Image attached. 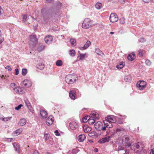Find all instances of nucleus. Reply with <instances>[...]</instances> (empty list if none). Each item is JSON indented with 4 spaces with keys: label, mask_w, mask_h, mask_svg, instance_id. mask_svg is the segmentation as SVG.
I'll return each mask as SVG.
<instances>
[{
    "label": "nucleus",
    "mask_w": 154,
    "mask_h": 154,
    "mask_svg": "<svg viewBox=\"0 0 154 154\" xmlns=\"http://www.w3.org/2000/svg\"><path fill=\"white\" fill-rule=\"evenodd\" d=\"M119 22L120 23L122 24H124L125 23V19L123 18H122L119 19Z\"/></svg>",
    "instance_id": "37998d69"
},
{
    "label": "nucleus",
    "mask_w": 154,
    "mask_h": 154,
    "mask_svg": "<svg viewBox=\"0 0 154 154\" xmlns=\"http://www.w3.org/2000/svg\"><path fill=\"white\" fill-rule=\"evenodd\" d=\"M139 39H140V41L142 42H143L145 41V39L143 38H141Z\"/></svg>",
    "instance_id": "864d4df0"
},
{
    "label": "nucleus",
    "mask_w": 154,
    "mask_h": 154,
    "mask_svg": "<svg viewBox=\"0 0 154 154\" xmlns=\"http://www.w3.org/2000/svg\"><path fill=\"white\" fill-rule=\"evenodd\" d=\"M96 133L95 131H92L89 133L88 135L90 137H92L96 136Z\"/></svg>",
    "instance_id": "e433bc0d"
},
{
    "label": "nucleus",
    "mask_w": 154,
    "mask_h": 154,
    "mask_svg": "<svg viewBox=\"0 0 154 154\" xmlns=\"http://www.w3.org/2000/svg\"><path fill=\"white\" fill-rule=\"evenodd\" d=\"M27 15L26 14H24L23 15V21L25 22L26 21L27 19Z\"/></svg>",
    "instance_id": "09e8293b"
},
{
    "label": "nucleus",
    "mask_w": 154,
    "mask_h": 154,
    "mask_svg": "<svg viewBox=\"0 0 154 154\" xmlns=\"http://www.w3.org/2000/svg\"><path fill=\"white\" fill-rule=\"evenodd\" d=\"M90 118V116H85L82 119V121L83 122L85 123L87 122H88V120H89Z\"/></svg>",
    "instance_id": "c85d7f7f"
},
{
    "label": "nucleus",
    "mask_w": 154,
    "mask_h": 154,
    "mask_svg": "<svg viewBox=\"0 0 154 154\" xmlns=\"http://www.w3.org/2000/svg\"><path fill=\"white\" fill-rule=\"evenodd\" d=\"M124 150V148L122 147L119 146L118 149V151H119L120 150Z\"/></svg>",
    "instance_id": "5fc2aeb1"
},
{
    "label": "nucleus",
    "mask_w": 154,
    "mask_h": 154,
    "mask_svg": "<svg viewBox=\"0 0 154 154\" xmlns=\"http://www.w3.org/2000/svg\"><path fill=\"white\" fill-rule=\"evenodd\" d=\"M144 52V51L143 50H140L139 51L138 55L140 57L142 56Z\"/></svg>",
    "instance_id": "a19ab883"
},
{
    "label": "nucleus",
    "mask_w": 154,
    "mask_h": 154,
    "mask_svg": "<svg viewBox=\"0 0 154 154\" xmlns=\"http://www.w3.org/2000/svg\"><path fill=\"white\" fill-rule=\"evenodd\" d=\"M49 136L48 134L46 133L44 134V138L45 139V141L49 139Z\"/></svg>",
    "instance_id": "79ce46f5"
},
{
    "label": "nucleus",
    "mask_w": 154,
    "mask_h": 154,
    "mask_svg": "<svg viewBox=\"0 0 154 154\" xmlns=\"http://www.w3.org/2000/svg\"><path fill=\"white\" fill-rule=\"evenodd\" d=\"M134 146H131V150H134Z\"/></svg>",
    "instance_id": "338daca9"
},
{
    "label": "nucleus",
    "mask_w": 154,
    "mask_h": 154,
    "mask_svg": "<svg viewBox=\"0 0 154 154\" xmlns=\"http://www.w3.org/2000/svg\"><path fill=\"white\" fill-rule=\"evenodd\" d=\"M13 146L15 148V150L16 151L19 152L20 151V145L16 143H14Z\"/></svg>",
    "instance_id": "6ab92c4d"
},
{
    "label": "nucleus",
    "mask_w": 154,
    "mask_h": 154,
    "mask_svg": "<svg viewBox=\"0 0 154 154\" xmlns=\"http://www.w3.org/2000/svg\"><path fill=\"white\" fill-rule=\"evenodd\" d=\"M95 52L99 55H101V54H103L102 51L99 48H96L95 50Z\"/></svg>",
    "instance_id": "7c9ffc66"
},
{
    "label": "nucleus",
    "mask_w": 154,
    "mask_h": 154,
    "mask_svg": "<svg viewBox=\"0 0 154 154\" xmlns=\"http://www.w3.org/2000/svg\"><path fill=\"white\" fill-rule=\"evenodd\" d=\"M27 71L26 69H22V75H25L27 73Z\"/></svg>",
    "instance_id": "4c0bfd02"
},
{
    "label": "nucleus",
    "mask_w": 154,
    "mask_h": 154,
    "mask_svg": "<svg viewBox=\"0 0 154 154\" xmlns=\"http://www.w3.org/2000/svg\"><path fill=\"white\" fill-rule=\"evenodd\" d=\"M25 103L27 106L28 109L32 112H33V110L32 109V106L31 105L30 103L29 102V101L28 100H26L25 101Z\"/></svg>",
    "instance_id": "a211bd4d"
},
{
    "label": "nucleus",
    "mask_w": 154,
    "mask_h": 154,
    "mask_svg": "<svg viewBox=\"0 0 154 154\" xmlns=\"http://www.w3.org/2000/svg\"><path fill=\"white\" fill-rule=\"evenodd\" d=\"M33 154H39L37 150H35L34 151Z\"/></svg>",
    "instance_id": "bf43d9fd"
},
{
    "label": "nucleus",
    "mask_w": 154,
    "mask_h": 154,
    "mask_svg": "<svg viewBox=\"0 0 154 154\" xmlns=\"http://www.w3.org/2000/svg\"><path fill=\"white\" fill-rule=\"evenodd\" d=\"M103 122L104 123V127H106V128H112L113 126L111 122H106L105 121H103Z\"/></svg>",
    "instance_id": "f3484780"
},
{
    "label": "nucleus",
    "mask_w": 154,
    "mask_h": 154,
    "mask_svg": "<svg viewBox=\"0 0 154 154\" xmlns=\"http://www.w3.org/2000/svg\"><path fill=\"white\" fill-rule=\"evenodd\" d=\"M3 41H2L0 40V49L2 47V42H3Z\"/></svg>",
    "instance_id": "052dcab7"
},
{
    "label": "nucleus",
    "mask_w": 154,
    "mask_h": 154,
    "mask_svg": "<svg viewBox=\"0 0 154 154\" xmlns=\"http://www.w3.org/2000/svg\"><path fill=\"white\" fill-rule=\"evenodd\" d=\"M76 92L74 90H71L69 92V97L71 99L73 100L75 99Z\"/></svg>",
    "instance_id": "f8f14e48"
},
{
    "label": "nucleus",
    "mask_w": 154,
    "mask_h": 154,
    "mask_svg": "<svg viewBox=\"0 0 154 154\" xmlns=\"http://www.w3.org/2000/svg\"><path fill=\"white\" fill-rule=\"evenodd\" d=\"M56 64L57 66H60L62 65L63 63L61 60H59L56 61Z\"/></svg>",
    "instance_id": "58836bf2"
},
{
    "label": "nucleus",
    "mask_w": 154,
    "mask_h": 154,
    "mask_svg": "<svg viewBox=\"0 0 154 154\" xmlns=\"http://www.w3.org/2000/svg\"><path fill=\"white\" fill-rule=\"evenodd\" d=\"M109 20L111 22H115L118 21V17L117 14L115 13H112L109 17Z\"/></svg>",
    "instance_id": "6e6552de"
},
{
    "label": "nucleus",
    "mask_w": 154,
    "mask_h": 154,
    "mask_svg": "<svg viewBox=\"0 0 154 154\" xmlns=\"http://www.w3.org/2000/svg\"><path fill=\"white\" fill-rule=\"evenodd\" d=\"M37 68L40 70L43 69L45 67V65L42 63H39L37 64Z\"/></svg>",
    "instance_id": "a878e982"
},
{
    "label": "nucleus",
    "mask_w": 154,
    "mask_h": 154,
    "mask_svg": "<svg viewBox=\"0 0 154 154\" xmlns=\"http://www.w3.org/2000/svg\"><path fill=\"white\" fill-rule=\"evenodd\" d=\"M5 68L7 69H8L9 71H11L12 70V69L11 67L9 66H8L5 67Z\"/></svg>",
    "instance_id": "8fccbe9b"
},
{
    "label": "nucleus",
    "mask_w": 154,
    "mask_h": 154,
    "mask_svg": "<svg viewBox=\"0 0 154 154\" xmlns=\"http://www.w3.org/2000/svg\"><path fill=\"white\" fill-rule=\"evenodd\" d=\"M135 56V53L132 52L128 54V59L129 61H132L134 60Z\"/></svg>",
    "instance_id": "aec40b11"
},
{
    "label": "nucleus",
    "mask_w": 154,
    "mask_h": 154,
    "mask_svg": "<svg viewBox=\"0 0 154 154\" xmlns=\"http://www.w3.org/2000/svg\"><path fill=\"white\" fill-rule=\"evenodd\" d=\"M91 44V42L89 41H87L85 45L84 46L85 48H88Z\"/></svg>",
    "instance_id": "ea45409f"
},
{
    "label": "nucleus",
    "mask_w": 154,
    "mask_h": 154,
    "mask_svg": "<svg viewBox=\"0 0 154 154\" xmlns=\"http://www.w3.org/2000/svg\"><path fill=\"white\" fill-rule=\"evenodd\" d=\"M11 118V117L4 118L2 120L3 121L6 122L10 120Z\"/></svg>",
    "instance_id": "49530a36"
},
{
    "label": "nucleus",
    "mask_w": 154,
    "mask_h": 154,
    "mask_svg": "<svg viewBox=\"0 0 154 154\" xmlns=\"http://www.w3.org/2000/svg\"><path fill=\"white\" fill-rule=\"evenodd\" d=\"M44 40L46 44H49L51 43L53 38L51 36L48 35L45 38Z\"/></svg>",
    "instance_id": "9b49d317"
},
{
    "label": "nucleus",
    "mask_w": 154,
    "mask_h": 154,
    "mask_svg": "<svg viewBox=\"0 0 154 154\" xmlns=\"http://www.w3.org/2000/svg\"><path fill=\"white\" fill-rule=\"evenodd\" d=\"M125 81L128 83H130L131 81V77L129 75L125 76L124 78Z\"/></svg>",
    "instance_id": "393cba45"
},
{
    "label": "nucleus",
    "mask_w": 154,
    "mask_h": 154,
    "mask_svg": "<svg viewBox=\"0 0 154 154\" xmlns=\"http://www.w3.org/2000/svg\"><path fill=\"white\" fill-rule=\"evenodd\" d=\"M125 63L123 62H122L119 65L116 66V67L119 69H121L123 67Z\"/></svg>",
    "instance_id": "bb28decb"
},
{
    "label": "nucleus",
    "mask_w": 154,
    "mask_h": 154,
    "mask_svg": "<svg viewBox=\"0 0 154 154\" xmlns=\"http://www.w3.org/2000/svg\"><path fill=\"white\" fill-rule=\"evenodd\" d=\"M126 0H119V1L122 3L124 2Z\"/></svg>",
    "instance_id": "774afa93"
},
{
    "label": "nucleus",
    "mask_w": 154,
    "mask_h": 154,
    "mask_svg": "<svg viewBox=\"0 0 154 154\" xmlns=\"http://www.w3.org/2000/svg\"><path fill=\"white\" fill-rule=\"evenodd\" d=\"M79 48L81 50H85V49H86V48H85V46H79Z\"/></svg>",
    "instance_id": "6e6d98bb"
},
{
    "label": "nucleus",
    "mask_w": 154,
    "mask_h": 154,
    "mask_svg": "<svg viewBox=\"0 0 154 154\" xmlns=\"http://www.w3.org/2000/svg\"><path fill=\"white\" fill-rule=\"evenodd\" d=\"M40 113L41 116L43 118L45 119L47 117L48 113L45 110L42 109L40 110Z\"/></svg>",
    "instance_id": "dca6fc26"
},
{
    "label": "nucleus",
    "mask_w": 154,
    "mask_h": 154,
    "mask_svg": "<svg viewBox=\"0 0 154 154\" xmlns=\"http://www.w3.org/2000/svg\"><path fill=\"white\" fill-rule=\"evenodd\" d=\"M135 147L137 149H139L140 150H137V152L135 154H143L142 153L143 146L141 142H137L135 145Z\"/></svg>",
    "instance_id": "0eeeda50"
},
{
    "label": "nucleus",
    "mask_w": 154,
    "mask_h": 154,
    "mask_svg": "<svg viewBox=\"0 0 154 154\" xmlns=\"http://www.w3.org/2000/svg\"><path fill=\"white\" fill-rule=\"evenodd\" d=\"M151 148H153L151 149V151L150 152V154H154V146H152Z\"/></svg>",
    "instance_id": "3c124183"
},
{
    "label": "nucleus",
    "mask_w": 154,
    "mask_h": 154,
    "mask_svg": "<svg viewBox=\"0 0 154 154\" xmlns=\"http://www.w3.org/2000/svg\"><path fill=\"white\" fill-rule=\"evenodd\" d=\"M102 6V4L99 2H97L95 5V8L97 9H100Z\"/></svg>",
    "instance_id": "473e14b6"
},
{
    "label": "nucleus",
    "mask_w": 154,
    "mask_h": 154,
    "mask_svg": "<svg viewBox=\"0 0 154 154\" xmlns=\"http://www.w3.org/2000/svg\"><path fill=\"white\" fill-rule=\"evenodd\" d=\"M77 79V77L75 74L68 75L65 78V81L69 84H73Z\"/></svg>",
    "instance_id": "f03ea898"
},
{
    "label": "nucleus",
    "mask_w": 154,
    "mask_h": 154,
    "mask_svg": "<svg viewBox=\"0 0 154 154\" xmlns=\"http://www.w3.org/2000/svg\"><path fill=\"white\" fill-rule=\"evenodd\" d=\"M3 11V10L1 8V7L0 6V15L2 13V12Z\"/></svg>",
    "instance_id": "13d9d810"
},
{
    "label": "nucleus",
    "mask_w": 154,
    "mask_h": 154,
    "mask_svg": "<svg viewBox=\"0 0 154 154\" xmlns=\"http://www.w3.org/2000/svg\"><path fill=\"white\" fill-rule=\"evenodd\" d=\"M129 138L127 135H125L122 137V143L124 146L130 147L131 145V142H128Z\"/></svg>",
    "instance_id": "20e7f679"
},
{
    "label": "nucleus",
    "mask_w": 154,
    "mask_h": 154,
    "mask_svg": "<svg viewBox=\"0 0 154 154\" xmlns=\"http://www.w3.org/2000/svg\"><path fill=\"white\" fill-rule=\"evenodd\" d=\"M145 3H148L149 2L150 0H142Z\"/></svg>",
    "instance_id": "e2e57ef3"
},
{
    "label": "nucleus",
    "mask_w": 154,
    "mask_h": 154,
    "mask_svg": "<svg viewBox=\"0 0 154 154\" xmlns=\"http://www.w3.org/2000/svg\"><path fill=\"white\" fill-rule=\"evenodd\" d=\"M69 55L72 56L74 57L75 56V52L74 50H72L69 51Z\"/></svg>",
    "instance_id": "72a5a7b5"
},
{
    "label": "nucleus",
    "mask_w": 154,
    "mask_h": 154,
    "mask_svg": "<svg viewBox=\"0 0 154 154\" xmlns=\"http://www.w3.org/2000/svg\"><path fill=\"white\" fill-rule=\"evenodd\" d=\"M102 123L98 121L94 124L95 128L97 130L104 131L106 130V127L103 126Z\"/></svg>",
    "instance_id": "39448f33"
},
{
    "label": "nucleus",
    "mask_w": 154,
    "mask_h": 154,
    "mask_svg": "<svg viewBox=\"0 0 154 154\" xmlns=\"http://www.w3.org/2000/svg\"><path fill=\"white\" fill-rule=\"evenodd\" d=\"M26 123V120L24 118L21 119L19 123V125L23 126Z\"/></svg>",
    "instance_id": "5701e85b"
},
{
    "label": "nucleus",
    "mask_w": 154,
    "mask_h": 154,
    "mask_svg": "<svg viewBox=\"0 0 154 154\" xmlns=\"http://www.w3.org/2000/svg\"><path fill=\"white\" fill-rule=\"evenodd\" d=\"M86 138V137L84 134H81L78 137V140L80 142H82Z\"/></svg>",
    "instance_id": "4be33fe9"
},
{
    "label": "nucleus",
    "mask_w": 154,
    "mask_h": 154,
    "mask_svg": "<svg viewBox=\"0 0 154 154\" xmlns=\"http://www.w3.org/2000/svg\"><path fill=\"white\" fill-rule=\"evenodd\" d=\"M70 42L71 43L72 46L74 47L76 45V40L75 39H71L70 40Z\"/></svg>",
    "instance_id": "cd10ccee"
},
{
    "label": "nucleus",
    "mask_w": 154,
    "mask_h": 154,
    "mask_svg": "<svg viewBox=\"0 0 154 154\" xmlns=\"http://www.w3.org/2000/svg\"><path fill=\"white\" fill-rule=\"evenodd\" d=\"M110 137L109 136L100 139L98 143H103L107 142H108L109 140Z\"/></svg>",
    "instance_id": "ddd939ff"
},
{
    "label": "nucleus",
    "mask_w": 154,
    "mask_h": 154,
    "mask_svg": "<svg viewBox=\"0 0 154 154\" xmlns=\"http://www.w3.org/2000/svg\"><path fill=\"white\" fill-rule=\"evenodd\" d=\"M85 56V54H81L80 55V59L82 60L84 59Z\"/></svg>",
    "instance_id": "a18cd8bd"
},
{
    "label": "nucleus",
    "mask_w": 154,
    "mask_h": 154,
    "mask_svg": "<svg viewBox=\"0 0 154 154\" xmlns=\"http://www.w3.org/2000/svg\"><path fill=\"white\" fill-rule=\"evenodd\" d=\"M145 63L147 66H150L151 65V62L150 61L148 60H147L145 61Z\"/></svg>",
    "instance_id": "c03bdc74"
},
{
    "label": "nucleus",
    "mask_w": 154,
    "mask_h": 154,
    "mask_svg": "<svg viewBox=\"0 0 154 154\" xmlns=\"http://www.w3.org/2000/svg\"><path fill=\"white\" fill-rule=\"evenodd\" d=\"M15 75H18L19 74V70L18 69L16 68L15 69Z\"/></svg>",
    "instance_id": "4d7b16f0"
},
{
    "label": "nucleus",
    "mask_w": 154,
    "mask_h": 154,
    "mask_svg": "<svg viewBox=\"0 0 154 154\" xmlns=\"http://www.w3.org/2000/svg\"><path fill=\"white\" fill-rule=\"evenodd\" d=\"M15 84L14 83H12L11 84V85L12 87H14L15 86Z\"/></svg>",
    "instance_id": "0e129e2a"
},
{
    "label": "nucleus",
    "mask_w": 154,
    "mask_h": 154,
    "mask_svg": "<svg viewBox=\"0 0 154 154\" xmlns=\"http://www.w3.org/2000/svg\"><path fill=\"white\" fill-rule=\"evenodd\" d=\"M45 48V46L42 44H40L37 48V50L38 51H41L43 50Z\"/></svg>",
    "instance_id": "b1692460"
},
{
    "label": "nucleus",
    "mask_w": 154,
    "mask_h": 154,
    "mask_svg": "<svg viewBox=\"0 0 154 154\" xmlns=\"http://www.w3.org/2000/svg\"><path fill=\"white\" fill-rule=\"evenodd\" d=\"M23 105L22 104H20L17 107H15V109L16 110H18Z\"/></svg>",
    "instance_id": "de8ad7c7"
},
{
    "label": "nucleus",
    "mask_w": 154,
    "mask_h": 154,
    "mask_svg": "<svg viewBox=\"0 0 154 154\" xmlns=\"http://www.w3.org/2000/svg\"><path fill=\"white\" fill-rule=\"evenodd\" d=\"M88 123L90 125H92L95 122V120L94 119L90 118L89 120L88 121Z\"/></svg>",
    "instance_id": "f704fd0d"
},
{
    "label": "nucleus",
    "mask_w": 154,
    "mask_h": 154,
    "mask_svg": "<svg viewBox=\"0 0 154 154\" xmlns=\"http://www.w3.org/2000/svg\"><path fill=\"white\" fill-rule=\"evenodd\" d=\"M1 34H2L1 32V30H0V40L2 41H4V38L3 37H2L1 36Z\"/></svg>",
    "instance_id": "603ef678"
},
{
    "label": "nucleus",
    "mask_w": 154,
    "mask_h": 154,
    "mask_svg": "<svg viewBox=\"0 0 154 154\" xmlns=\"http://www.w3.org/2000/svg\"><path fill=\"white\" fill-rule=\"evenodd\" d=\"M92 21L89 18H85L82 23V27L85 29H88L91 26Z\"/></svg>",
    "instance_id": "7ed1b4c3"
},
{
    "label": "nucleus",
    "mask_w": 154,
    "mask_h": 154,
    "mask_svg": "<svg viewBox=\"0 0 154 154\" xmlns=\"http://www.w3.org/2000/svg\"><path fill=\"white\" fill-rule=\"evenodd\" d=\"M123 153L124 154H128V153H126V149L124 150V151L123 152Z\"/></svg>",
    "instance_id": "69168bd1"
},
{
    "label": "nucleus",
    "mask_w": 154,
    "mask_h": 154,
    "mask_svg": "<svg viewBox=\"0 0 154 154\" xmlns=\"http://www.w3.org/2000/svg\"><path fill=\"white\" fill-rule=\"evenodd\" d=\"M31 41L32 42L33 44H35L37 42V39L36 38L35 35L32 34L30 36Z\"/></svg>",
    "instance_id": "2eb2a0df"
},
{
    "label": "nucleus",
    "mask_w": 154,
    "mask_h": 154,
    "mask_svg": "<svg viewBox=\"0 0 154 154\" xmlns=\"http://www.w3.org/2000/svg\"><path fill=\"white\" fill-rule=\"evenodd\" d=\"M59 12L60 10L59 9L51 10L48 9L46 8H44L42 9L41 13L43 17L44 21L45 22H47L49 20V17L54 16L55 14L59 13Z\"/></svg>",
    "instance_id": "f257e3e1"
},
{
    "label": "nucleus",
    "mask_w": 154,
    "mask_h": 154,
    "mask_svg": "<svg viewBox=\"0 0 154 154\" xmlns=\"http://www.w3.org/2000/svg\"><path fill=\"white\" fill-rule=\"evenodd\" d=\"M22 131L21 129H18L16 130L15 132H14V135L16 136L19 135L22 132Z\"/></svg>",
    "instance_id": "c756f323"
},
{
    "label": "nucleus",
    "mask_w": 154,
    "mask_h": 154,
    "mask_svg": "<svg viewBox=\"0 0 154 154\" xmlns=\"http://www.w3.org/2000/svg\"><path fill=\"white\" fill-rule=\"evenodd\" d=\"M105 120L103 121L106 122H109L114 123L116 122V119L114 116L110 115L105 118Z\"/></svg>",
    "instance_id": "1a4fd4ad"
},
{
    "label": "nucleus",
    "mask_w": 154,
    "mask_h": 154,
    "mask_svg": "<svg viewBox=\"0 0 154 154\" xmlns=\"http://www.w3.org/2000/svg\"><path fill=\"white\" fill-rule=\"evenodd\" d=\"M14 90L15 92L18 94H21L23 93V90L21 88L19 87L14 88Z\"/></svg>",
    "instance_id": "412c9836"
},
{
    "label": "nucleus",
    "mask_w": 154,
    "mask_h": 154,
    "mask_svg": "<svg viewBox=\"0 0 154 154\" xmlns=\"http://www.w3.org/2000/svg\"><path fill=\"white\" fill-rule=\"evenodd\" d=\"M54 121V118L52 116H50L46 120V122L48 125H50L52 124Z\"/></svg>",
    "instance_id": "9d476101"
},
{
    "label": "nucleus",
    "mask_w": 154,
    "mask_h": 154,
    "mask_svg": "<svg viewBox=\"0 0 154 154\" xmlns=\"http://www.w3.org/2000/svg\"><path fill=\"white\" fill-rule=\"evenodd\" d=\"M69 126L71 129L74 130L76 129L78 127L77 123L75 122H72L69 124Z\"/></svg>",
    "instance_id": "4468645a"
},
{
    "label": "nucleus",
    "mask_w": 154,
    "mask_h": 154,
    "mask_svg": "<svg viewBox=\"0 0 154 154\" xmlns=\"http://www.w3.org/2000/svg\"><path fill=\"white\" fill-rule=\"evenodd\" d=\"M146 83L144 81H140L137 83V87L140 90H143L146 87Z\"/></svg>",
    "instance_id": "423d86ee"
},
{
    "label": "nucleus",
    "mask_w": 154,
    "mask_h": 154,
    "mask_svg": "<svg viewBox=\"0 0 154 154\" xmlns=\"http://www.w3.org/2000/svg\"><path fill=\"white\" fill-rule=\"evenodd\" d=\"M121 117L123 119H125L126 118V116L125 115H123L121 116Z\"/></svg>",
    "instance_id": "680f3d73"
},
{
    "label": "nucleus",
    "mask_w": 154,
    "mask_h": 154,
    "mask_svg": "<svg viewBox=\"0 0 154 154\" xmlns=\"http://www.w3.org/2000/svg\"><path fill=\"white\" fill-rule=\"evenodd\" d=\"M83 129L85 132L86 133H87L91 130V128L87 126L84 127Z\"/></svg>",
    "instance_id": "2f4dec72"
},
{
    "label": "nucleus",
    "mask_w": 154,
    "mask_h": 154,
    "mask_svg": "<svg viewBox=\"0 0 154 154\" xmlns=\"http://www.w3.org/2000/svg\"><path fill=\"white\" fill-rule=\"evenodd\" d=\"M92 115L94 116V117L93 118H95L96 119L98 120L99 119V115L96 112L95 113H93Z\"/></svg>",
    "instance_id": "c9c22d12"
}]
</instances>
